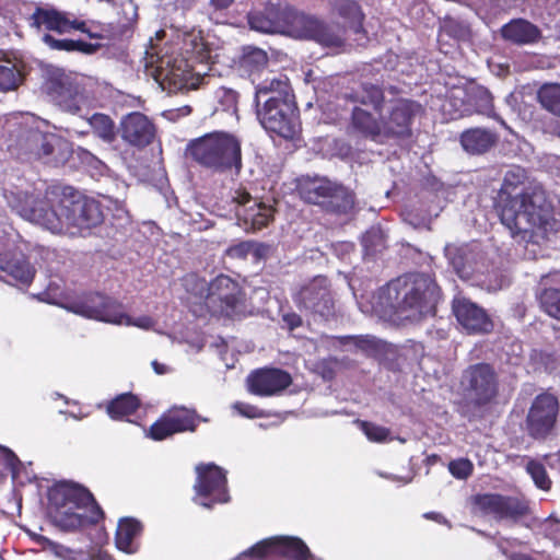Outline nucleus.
Returning a JSON list of instances; mask_svg holds the SVG:
<instances>
[{
  "mask_svg": "<svg viewBox=\"0 0 560 560\" xmlns=\"http://www.w3.org/2000/svg\"><path fill=\"white\" fill-rule=\"evenodd\" d=\"M293 301L300 311L329 319L335 315V299L331 283L326 276H316L301 285L293 294Z\"/></svg>",
  "mask_w": 560,
  "mask_h": 560,
  "instance_id": "obj_17",
  "label": "nucleus"
},
{
  "mask_svg": "<svg viewBox=\"0 0 560 560\" xmlns=\"http://www.w3.org/2000/svg\"><path fill=\"white\" fill-rule=\"evenodd\" d=\"M560 402L556 395L544 392L538 394L528 408L525 429L529 438L545 441L553 435L557 428Z\"/></svg>",
  "mask_w": 560,
  "mask_h": 560,
  "instance_id": "obj_14",
  "label": "nucleus"
},
{
  "mask_svg": "<svg viewBox=\"0 0 560 560\" xmlns=\"http://www.w3.org/2000/svg\"><path fill=\"white\" fill-rule=\"evenodd\" d=\"M383 295L395 314L422 317L435 314L440 288L429 275L409 272L390 280Z\"/></svg>",
  "mask_w": 560,
  "mask_h": 560,
  "instance_id": "obj_4",
  "label": "nucleus"
},
{
  "mask_svg": "<svg viewBox=\"0 0 560 560\" xmlns=\"http://www.w3.org/2000/svg\"><path fill=\"white\" fill-rule=\"evenodd\" d=\"M5 197L22 218L55 234H74L72 229L90 230L104 220L101 202L71 186L52 190L44 198L21 190L9 191Z\"/></svg>",
  "mask_w": 560,
  "mask_h": 560,
  "instance_id": "obj_2",
  "label": "nucleus"
},
{
  "mask_svg": "<svg viewBox=\"0 0 560 560\" xmlns=\"http://www.w3.org/2000/svg\"><path fill=\"white\" fill-rule=\"evenodd\" d=\"M271 250V246L266 243L253 241V248L250 255L256 259H266Z\"/></svg>",
  "mask_w": 560,
  "mask_h": 560,
  "instance_id": "obj_57",
  "label": "nucleus"
},
{
  "mask_svg": "<svg viewBox=\"0 0 560 560\" xmlns=\"http://www.w3.org/2000/svg\"><path fill=\"white\" fill-rule=\"evenodd\" d=\"M234 408L238 411L240 415L247 418H257L261 416V412L256 406H253L247 402H236Z\"/></svg>",
  "mask_w": 560,
  "mask_h": 560,
  "instance_id": "obj_56",
  "label": "nucleus"
},
{
  "mask_svg": "<svg viewBox=\"0 0 560 560\" xmlns=\"http://www.w3.org/2000/svg\"><path fill=\"white\" fill-rule=\"evenodd\" d=\"M118 132L125 143L141 150L153 143L156 127L144 114L132 112L120 119Z\"/></svg>",
  "mask_w": 560,
  "mask_h": 560,
  "instance_id": "obj_20",
  "label": "nucleus"
},
{
  "mask_svg": "<svg viewBox=\"0 0 560 560\" xmlns=\"http://www.w3.org/2000/svg\"><path fill=\"white\" fill-rule=\"evenodd\" d=\"M343 98L354 104L349 119V132L381 142L384 139L383 110L386 104L384 85L363 81L345 93Z\"/></svg>",
  "mask_w": 560,
  "mask_h": 560,
  "instance_id": "obj_6",
  "label": "nucleus"
},
{
  "mask_svg": "<svg viewBox=\"0 0 560 560\" xmlns=\"http://www.w3.org/2000/svg\"><path fill=\"white\" fill-rule=\"evenodd\" d=\"M361 244L365 256H375L386 249V236L380 228L372 226L362 236Z\"/></svg>",
  "mask_w": 560,
  "mask_h": 560,
  "instance_id": "obj_44",
  "label": "nucleus"
},
{
  "mask_svg": "<svg viewBox=\"0 0 560 560\" xmlns=\"http://www.w3.org/2000/svg\"><path fill=\"white\" fill-rule=\"evenodd\" d=\"M332 182L319 177H302L296 183V192L306 203L320 208Z\"/></svg>",
  "mask_w": 560,
  "mask_h": 560,
  "instance_id": "obj_33",
  "label": "nucleus"
},
{
  "mask_svg": "<svg viewBox=\"0 0 560 560\" xmlns=\"http://www.w3.org/2000/svg\"><path fill=\"white\" fill-rule=\"evenodd\" d=\"M294 101V94L292 92L289 80L281 78L266 79L256 86L254 103L256 107L262 106L264 101L269 98Z\"/></svg>",
  "mask_w": 560,
  "mask_h": 560,
  "instance_id": "obj_32",
  "label": "nucleus"
},
{
  "mask_svg": "<svg viewBox=\"0 0 560 560\" xmlns=\"http://www.w3.org/2000/svg\"><path fill=\"white\" fill-rule=\"evenodd\" d=\"M444 31L454 37L463 38L467 35V28L458 22L451 21L445 23Z\"/></svg>",
  "mask_w": 560,
  "mask_h": 560,
  "instance_id": "obj_59",
  "label": "nucleus"
},
{
  "mask_svg": "<svg viewBox=\"0 0 560 560\" xmlns=\"http://www.w3.org/2000/svg\"><path fill=\"white\" fill-rule=\"evenodd\" d=\"M556 283H560V271L541 276L536 299L544 313L560 320V289L555 287Z\"/></svg>",
  "mask_w": 560,
  "mask_h": 560,
  "instance_id": "obj_25",
  "label": "nucleus"
},
{
  "mask_svg": "<svg viewBox=\"0 0 560 560\" xmlns=\"http://www.w3.org/2000/svg\"><path fill=\"white\" fill-rule=\"evenodd\" d=\"M423 113V106L415 100L407 97L392 100L386 113L383 112L384 139H410L413 135L415 120Z\"/></svg>",
  "mask_w": 560,
  "mask_h": 560,
  "instance_id": "obj_16",
  "label": "nucleus"
},
{
  "mask_svg": "<svg viewBox=\"0 0 560 560\" xmlns=\"http://www.w3.org/2000/svg\"><path fill=\"white\" fill-rule=\"evenodd\" d=\"M466 100L470 107L465 109L466 112L492 117L499 119L502 125H505L504 120L494 113L493 96L488 89L480 85L474 86L466 92Z\"/></svg>",
  "mask_w": 560,
  "mask_h": 560,
  "instance_id": "obj_34",
  "label": "nucleus"
},
{
  "mask_svg": "<svg viewBox=\"0 0 560 560\" xmlns=\"http://www.w3.org/2000/svg\"><path fill=\"white\" fill-rule=\"evenodd\" d=\"M334 12L343 21L345 32H352L354 35L366 37V31L363 27L365 15L361 5L355 0H335L332 4Z\"/></svg>",
  "mask_w": 560,
  "mask_h": 560,
  "instance_id": "obj_30",
  "label": "nucleus"
},
{
  "mask_svg": "<svg viewBox=\"0 0 560 560\" xmlns=\"http://www.w3.org/2000/svg\"><path fill=\"white\" fill-rule=\"evenodd\" d=\"M471 511L482 516H492L497 522L518 523L530 513L525 499L501 493H477L470 498Z\"/></svg>",
  "mask_w": 560,
  "mask_h": 560,
  "instance_id": "obj_12",
  "label": "nucleus"
},
{
  "mask_svg": "<svg viewBox=\"0 0 560 560\" xmlns=\"http://www.w3.org/2000/svg\"><path fill=\"white\" fill-rule=\"evenodd\" d=\"M536 98L542 109L560 118V83L547 82L539 86Z\"/></svg>",
  "mask_w": 560,
  "mask_h": 560,
  "instance_id": "obj_41",
  "label": "nucleus"
},
{
  "mask_svg": "<svg viewBox=\"0 0 560 560\" xmlns=\"http://www.w3.org/2000/svg\"><path fill=\"white\" fill-rule=\"evenodd\" d=\"M354 203V194L343 185L332 182L320 209L329 214L346 215L353 210Z\"/></svg>",
  "mask_w": 560,
  "mask_h": 560,
  "instance_id": "obj_31",
  "label": "nucleus"
},
{
  "mask_svg": "<svg viewBox=\"0 0 560 560\" xmlns=\"http://www.w3.org/2000/svg\"><path fill=\"white\" fill-rule=\"evenodd\" d=\"M232 199L235 203H237V209L248 208V205H253V201H255L250 194L244 189L235 190Z\"/></svg>",
  "mask_w": 560,
  "mask_h": 560,
  "instance_id": "obj_58",
  "label": "nucleus"
},
{
  "mask_svg": "<svg viewBox=\"0 0 560 560\" xmlns=\"http://www.w3.org/2000/svg\"><path fill=\"white\" fill-rule=\"evenodd\" d=\"M275 209L264 202L253 201L248 208L236 209L238 224L247 232L266 228L273 220Z\"/></svg>",
  "mask_w": 560,
  "mask_h": 560,
  "instance_id": "obj_29",
  "label": "nucleus"
},
{
  "mask_svg": "<svg viewBox=\"0 0 560 560\" xmlns=\"http://www.w3.org/2000/svg\"><path fill=\"white\" fill-rule=\"evenodd\" d=\"M43 40L52 49L75 51V40L73 39H57L50 34H45Z\"/></svg>",
  "mask_w": 560,
  "mask_h": 560,
  "instance_id": "obj_54",
  "label": "nucleus"
},
{
  "mask_svg": "<svg viewBox=\"0 0 560 560\" xmlns=\"http://www.w3.org/2000/svg\"><path fill=\"white\" fill-rule=\"evenodd\" d=\"M502 39L513 45H533L540 40V28L526 19H512L500 28Z\"/></svg>",
  "mask_w": 560,
  "mask_h": 560,
  "instance_id": "obj_26",
  "label": "nucleus"
},
{
  "mask_svg": "<svg viewBox=\"0 0 560 560\" xmlns=\"http://www.w3.org/2000/svg\"><path fill=\"white\" fill-rule=\"evenodd\" d=\"M42 140L43 131L28 129L19 138L18 145L23 154L31 155L37 160Z\"/></svg>",
  "mask_w": 560,
  "mask_h": 560,
  "instance_id": "obj_46",
  "label": "nucleus"
},
{
  "mask_svg": "<svg viewBox=\"0 0 560 560\" xmlns=\"http://www.w3.org/2000/svg\"><path fill=\"white\" fill-rule=\"evenodd\" d=\"M337 359L329 358L319 361L316 365L318 373L326 381H331L336 376Z\"/></svg>",
  "mask_w": 560,
  "mask_h": 560,
  "instance_id": "obj_55",
  "label": "nucleus"
},
{
  "mask_svg": "<svg viewBox=\"0 0 560 560\" xmlns=\"http://www.w3.org/2000/svg\"><path fill=\"white\" fill-rule=\"evenodd\" d=\"M245 291L228 275H219L208 283L205 304L213 316L229 319L245 314Z\"/></svg>",
  "mask_w": 560,
  "mask_h": 560,
  "instance_id": "obj_9",
  "label": "nucleus"
},
{
  "mask_svg": "<svg viewBox=\"0 0 560 560\" xmlns=\"http://www.w3.org/2000/svg\"><path fill=\"white\" fill-rule=\"evenodd\" d=\"M174 431L166 413H163L154 423L151 424L148 435L154 441H163L172 435Z\"/></svg>",
  "mask_w": 560,
  "mask_h": 560,
  "instance_id": "obj_49",
  "label": "nucleus"
},
{
  "mask_svg": "<svg viewBox=\"0 0 560 560\" xmlns=\"http://www.w3.org/2000/svg\"><path fill=\"white\" fill-rule=\"evenodd\" d=\"M140 405L141 401L137 395L124 393L107 402L106 412L114 420H122L136 413Z\"/></svg>",
  "mask_w": 560,
  "mask_h": 560,
  "instance_id": "obj_38",
  "label": "nucleus"
},
{
  "mask_svg": "<svg viewBox=\"0 0 560 560\" xmlns=\"http://www.w3.org/2000/svg\"><path fill=\"white\" fill-rule=\"evenodd\" d=\"M248 388L257 396H272L288 388L292 383L290 373L278 368H264L248 376Z\"/></svg>",
  "mask_w": 560,
  "mask_h": 560,
  "instance_id": "obj_24",
  "label": "nucleus"
},
{
  "mask_svg": "<svg viewBox=\"0 0 560 560\" xmlns=\"http://www.w3.org/2000/svg\"><path fill=\"white\" fill-rule=\"evenodd\" d=\"M75 51L90 54L93 51V47L91 44L83 40H75Z\"/></svg>",
  "mask_w": 560,
  "mask_h": 560,
  "instance_id": "obj_62",
  "label": "nucleus"
},
{
  "mask_svg": "<svg viewBox=\"0 0 560 560\" xmlns=\"http://www.w3.org/2000/svg\"><path fill=\"white\" fill-rule=\"evenodd\" d=\"M42 91L55 105L70 114H78L92 102L78 75L60 68L47 70Z\"/></svg>",
  "mask_w": 560,
  "mask_h": 560,
  "instance_id": "obj_8",
  "label": "nucleus"
},
{
  "mask_svg": "<svg viewBox=\"0 0 560 560\" xmlns=\"http://www.w3.org/2000/svg\"><path fill=\"white\" fill-rule=\"evenodd\" d=\"M276 555L287 560H320L311 552L301 538L294 536H280L260 541L232 560H267Z\"/></svg>",
  "mask_w": 560,
  "mask_h": 560,
  "instance_id": "obj_13",
  "label": "nucleus"
},
{
  "mask_svg": "<svg viewBox=\"0 0 560 560\" xmlns=\"http://www.w3.org/2000/svg\"><path fill=\"white\" fill-rule=\"evenodd\" d=\"M47 499L49 516L63 532L95 526L105 518V513L93 493L78 482H56L48 489Z\"/></svg>",
  "mask_w": 560,
  "mask_h": 560,
  "instance_id": "obj_3",
  "label": "nucleus"
},
{
  "mask_svg": "<svg viewBox=\"0 0 560 560\" xmlns=\"http://www.w3.org/2000/svg\"><path fill=\"white\" fill-rule=\"evenodd\" d=\"M23 65L15 59L0 57V92L14 91L23 82Z\"/></svg>",
  "mask_w": 560,
  "mask_h": 560,
  "instance_id": "obj_36",
  "label": "nucleus"
},
{
  "mask_svg": "<svg viewBox=\"0 0 560 560\" xmlns=\"http://www.w3.org/2000/svg\"><path fill=\"white\" fill-rule=\"evenodd\" d=\"M296 38L311 39L323 47L340 49L346 45L345 27L339 24H328L317 18L306 15L299 28Z\"/></svg>",
  "mask_w": 560,
  "mask_h": 560,
  "instance_id": "obj_21",
  "label": "nucleus"
},
{
  "mask_svg": "<svg viewBox=\"0 0 560 560\" xmlns=\"http://www.w3.org/2000/svg\"><path fill=\"white\" fill-rule=\"evenodd\" d=\"M282 322L289 330H294L299 328L300 326H302L303 323L302 317L294 312L283 314Z\"/></svg>",
  "mask_w": 560,
  "mask_h": 560,
  "instance_id": "obj_60",
  "label": "nucleus"
},
{
  "mask_svg": "<svg viewBox=\"0 0 560 560\" xmlns=\"http://www.w3.org/2000/svg\"><path fill=\"white\" fill-rule=\"evenodd\" d=\"M67 308L86 318L116 325L147 327V324L150 323L149 317L141 318V323H133L131 317L124 312L121 303L97 292L85 293L72 300Z\"/></svg>",
  "mask_w": 560,
  "mask_h": 560,
  "instance_id": "obj_10",
  "label": "nucleus"
},
{
  "mask_svg": "<svg viewBox=\"0 0 560 560\" xmlns=\"http://www.w3.org/2000/svg\"><path fill=\"white\" fill-rule=\"evenodd\" d=\"M499 135L487 128H468L459 135V142L470 155H482L497 145Z\"/></svg>",
  "mask_w": 560,
  "mask_h": 560,
  "instance_id": "obj_27",
  "label": "nucleus"
},
{
  "mask_svg": "<svg viewBox=\"0 0 560 560\" xmlns=\"http://www.w3.org/2000/svg\"><path fill=\"white\" fill-rule=\"evenodd\" d=\"M28 21L30 25L37 30H40L42 26H45L48 31H56L58 33H67L71 30H77L82 33H88L90 38H102V35L88 31L84 21H71L66 13L55 9L36 8Z\"/></svg>",
  "mask_w": 560,
  "mask_h": 560,
  "instance_id": "obj_23",
  "label": "nucleus"
},
{
  "mask_svg": "<svg viewBox=\"0 0 560 560\" xmlns=\"http://www.w3.org/2000/svg\"><path fill=\"white\" fill-rule=\"evenodd\" d=\"M337 339L339 345H353L358 350H360L368 357H376L384 349L381 340L370 335L340 336Z\"/></svg>",
  "mask_w": 560,
  "mask_h": 560,
  "instance_id": "obj_43",
  "label": "nucleus"
},
{
  "mask_svg": "<svg viewBox=\"0 0 560 560\" xmlns=\"http://www.w3.org/2000/svg\"><path fill=\"white\" fill-rule=\"evenodd\" d=\"M217 97L224 110L236 112L238 103V93L232 89L221 86L217 92Z\"/></svg>",
  "mask_w": 560,
  "mask_h": 560,
  "instance_id": "obj_51",
  "label": "nucleus"
},
{
  "mask_svg": "<svg viewBox=\"0 0 560 560\" xmlns=\"http://www.w3.org/2000/svg\"><path fill=\"white\" fill-rule=\"evenodd\" d=\"M205 77L192 71L187 60L175 63L165 74L170 90L173 92H188L199 89L205 83Z\"/></svg>",
  "mask_w": 560,
  "mask_h": 560,
  "instance_id": "obj_28",
  "label": "nucleus"
},
{
  "mask_svg": "<svg viewBox=\"0 0 560 560\" xmlns=\"http://www.w3.org/2000/svg\"><path fill=\"white\" fill-rule=\"evenodd\" d=\"M253 241H242L228 247L225 254L233 259H245L250 255Z\"/></svg>",
  "mask_w": 560,
  "mask_h": 560,
  "instance_id": "obj_52",
  "label": "nucleus"
},
{
  "mask_svg": "<svg viewBox=\"0 0 560 560\" xmlns=\"http://www.w3.org/2000/svg\"><path fill=\"white\" fill-rule=\"evenodd\" d=\"M509 560H535V559L525 553H512V555H510Z\"/></svg>",
  "mask_w": 560,
  "mask_h": 560,
  "instance_id": "obj_64",
  "label": "nucleus"
},
{
  "mask_svg": "<svg viewBox=\"0 0 560 560\" xmlns=\"http://www.w3.org/2000/svg\"><path fill=\"white\" fill-rule=\"evenodd\" d=\"M183 50L187 55V61L207 63L211 58V48L201 32L186 34L183 40Z\"/></svg>",
  "mask_w": 560,
  "mask_h": 560,
  "instance_id": "obj_37",
  "label": "nucleus"
},
{
  "mask_svg": "<svg viewBox=\"0 0 560 560\" xmlns=\"http://www.w3.org/2000/svg\"><path fill=\"white\" fill-rule=\"evenodd\" d=\"M359 428L372 442H385L389 436V429L378 425L374 422L360 420L358 421Z\"/></svg>",
  "mask_w": 560,
  "mask_h": 560,
  "instance_id": "obj_48",
  "label": "nucleus"
},
{
  "mask_svg": "<svg viewBox=\"0 0 560 560\" xmlns=\"http://www.w3.org/2000/svg\"><path fill=\"white\" fill-rule=\"evenodd\" d=\"M448 471L459 480H466L474 472V465L468 458H458L448 463Z\"/></svg>",
  "mask_w": 560,
  "mask_h": 560,
  "instance_id": "obj_50",
  "label": "nucleus"
},
{
  "mask_svg": "<svg viewBox=\"0 0 560 560\" xmlns=\"http://www.w3.org/2000/svg\"><path fill=\"white\" fill-rule=\"evenodd\" d=\"M22 463L16 454L9 447L0 445V479L11 475L15 480L19 477Z\"/></svg>",
  "mask_w": 560,
  "mask_h": 560,
  "instance_id": "obj_45",
  "label": "nucleus"
},
{
  "mask_svg": "<svg viewBox=\"0 0 560 560\" xmlns=\"http://www.w3.org/2000/svg\"><path fill=\"white\" fill-rule=\"evenodd\" d=\"M423 517L430 521L438 522L440 524H445L447 521L446 518L438 512H427L423 514Z\"/></svg>",
  "mask_w": 560,
  "mask_h": 560,
  "instance_id": "obj_61",
  "label": "nucleus"
},
{
  "mask_svg": "<svg viewBox=\"0 0 560 560\" xmlns=\"http://www.w3.org/2000/svg\"><path fill=\"white\" fill-rule=\"evenodd\" d=\"M257 108L259 121L267 131L290 140L299 132V110L294 101L271 97Z\"/></svg>",
  "mask_w": 560,
  "mask_h": 560,
  "instance_id": "obj_15",
  "label": "nucleus"
},
{
  "mask_svg": "<svg viewBox=\"0 0 560 560\" xmlns=\"http://www.w3.org/2000/svg\"><path fill=\"white\" fill-rule=\"evenodd\" d=\"M195 471L194 490L196 497L202 499V506L211 509L215 504L229 502L228 479L223 468L213 463H200Z\"/></svg>",
  "mask_w": 560,
  "mask_h": 560,
  "instance_id": "obj_18",
  "label": "nucleus"
},
{
  "mask_svg": "<svg viewBox=\"0 0 560 560\" xmlns=\"http://www.w3.org/2000/svg\"><path fill=\"white\" fill-rule=\"evenodd\" d=\"M57 143H60V140L54 133L43 132L37 160L50 158Z\"/></svg>",
  "mask_w": 560,
  "mask_h": 560,
  "instance_id": "obj_53",
  "label": "nucleus"
},
{
  "mask_svg": "<svg viewBox=\"0 0 560 560\" xmlns=\"http://www.w3.org/2000/svg\"><path fill=\"white\" fill-rule=\"evenodd\" d=\"M185 154L215 174L238 175L243 168L242 140L228 131H212L189 140Z\"/></svg>",
  "mask_w": 560,
  "mask_h": 560,
  "instance_id": "obj_5",
  "label": "nucleus"
},
{
  "mask_svg": "<svg viewBox=\"0 0 560 560\" xmlns=\"http://www.w3.org/2000/svg\"><path fill=\"white\" fill-rule=\"evenodd\" d=\"M267 52L254 46L243 47L242 55L238 58V70L248 77L261 73L268 66Z\"/></svg>",
  "mask_w": 560,
  "mask_h": 560,
  "instance_id": "obj_35",
  "label": "nucleus"
},
{
  "mask_svg": "<svg viewBox=\"0 0 560 560\" xmlns=\"http://www.w3.org/2000/svg\"><path fill=\"white\" fill-rule=\"evenodd\" d=\"M88 122L92 129L93 135L105 143H113L117 138V133H119L115 121L110 116L106 114L94 113L88 119Z\"/></svg>",
  "mask_w": 560,
  "mask_h": 560,
  "instance_id": "obj_40",
  "label": "nucleus"
},
{
  "mask_svg": "<svg viewBox=\"0 0 560 560\" xmlns=\"http://www.w3.org/2000/svg\"><path fill=\"white\" fill-rule=\"evenodd\" d=\"M301 13L280 0H268L262 11L248 15V23L253 30L262 33L289 34L296 38L299 28L304 21Z\"/></svg>",
  "mask_w": 560,
  "mask_h": 560,
  "instance_id": "obj_11",
  "label": "nucleus"
},
{
  "mask_svg": "<svg viewBox=\"0 0 560 560\" xmlns=\"http://www.w3.org/2000/svg\"><path fill=\"white\" fill-rule=\"evenodd\" d=\"M174 433L194 432L198 427V416L195 410L185 407L173 408L166 412Z\"/></svg>",
  "mask_w": 560,
  "mask_h": 560,
  "instance_id": "obj_42",
  "label": "nucleus"
},
{
  "mask_svg": "<svg viewBox=\"0 0 560 560\" xmlns=\"http://www.w3.org/2000/svg\"><path fill=\"white\" fill-rule=\"evenodd\" d=\"M453 313L467 334L485 335L493 330V322L487 312L465 298L453 301Z\"/></svg>",
  "mask_w": 560,
  "mask_h": 560,
  "instance_id": "obj_22",
  "label": "nucleus"
},
{
  "mask_svg": "<svg viewBox=\"0 0 560 560\" xmlns=\"http://www.w3.org/2000/svg\"><path fill=\"white\" fill-rule=\"evenodd\" d=\"M142 525L138 520L132 517L120 518L115 534L117 548L121 551L130 552L132 541L140 535Z\"/></svg>",
  "mask_w": 560,
  "mask_h": 560,
  "instance_id": "obj_39",
  "label": "nucleus"
},
{
  "mask_svg": "<svg viewBox=\"0 0 560 560\" xmlns=\"http://www.w3.org/2000/svg\"><path fill=\"white\" fill-rule=\"evenodd\" d=\"M493 209L513 237L529 242L535 237L548 238L558 231L559 222L546 190L540 184L529 182L522 166L513 165L504 173L493 198Z\"/></svg>",
  "mask_w": 560,
  "mask_h": 560,
  "instance_id": "obj_1",
  "label": "nucleus"
},
{
  "mask_svg": "<svg viewBox=\"0 0 560 560\" xmlns=\"http://www.w3.org/2000/svg\"><path fill=\"white\" fill-rule=\"evenodd\" d=\"M151 365H152V369L154 370V372L159 375H163L167 372V366L163 363H160L159 361L156 360H153L151 362Z\"/></svg>",
  "mask_w": 560,
  "mask_h": 560,
  "instance_id": "obj_63",
  "label": "nucleus"
},
{
  "mask_svg": "<svg viewBox=\"0 0 560 560\" xmlns=\"http://www.w3.org/2000/svg\"><path fill=\"white\" fill-rule=\"evenodd\" d=\"M526 471L532 477L537 488L544 491H549L551 489L552 481L542 463L536 459H529L526 464Z\"/></svg>",
  "mask_w": 560,
  "mask_h": 560,
  "instance_id": "obj_47",
  "label": "nucleus"
},
{
  "mask_svg": "<svg viewBox=\"0 0 560 560\" xmlns=\"http://www.w3.org/2000/svg\"><path fill=\"white\" fill-rule=\"evenodd\" d=\"M2 273L15 282L30 285L35 278L36 269L14 242L1 238L0 275Z\"/></svg>",
  "mask_w": 560,
  "mask_h": 560,
  "instance_id": "obj_19",
  "label": "nucleus"
},
{
  "mask_svg": "<svg viewBox=\"0 0 560 560\" xmlns=\"http://www.w3.org/2000/svg\"><path fill=\"white\" fill-rule=\"evenodd\" d=\"M458 390L460 398L455 401L456 411L471 421L477 412L497 402L500 377L495 368L488 362L469 364L460 374Z\"/></svg>",
  "mask_w": 560,
  "mask_h": 560,
  "instance_id": "obj_7",
  "label": "nucleus"
}]
</instances>
